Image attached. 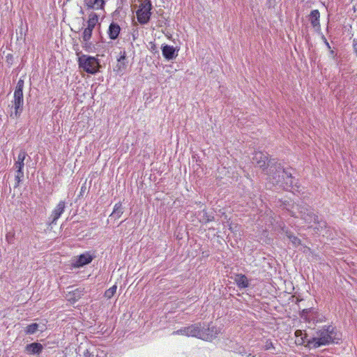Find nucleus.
I'll return each instance as SVG.
<instances>
[{"mask_svg": "<svg viewBox=\"0 0 357 357\" xmlns=\"http://www.w3.org/2000/svg\"><path fill=\"white\" fill-rule=\"evenodd\" d=\"M325 45H329V43L326 41V40H325Z\"/></svg>", "mask_w": 357, "mask_h": 357, "instance_id": "32", "label": "nucleus"}, {"mask_svg": "<svg viewBox=\"0 0 357 357\" xmlns=\"http://www.w3.org/2000/svg\"><path fill=\"white\" fill-rule=\"evenodd\" d=\"M10 56V54L7 55V57H8V59H10V56Z\"/></svg>", "mask_w": 357, "mask_h": 357, "instance_id": "36", "label": "nucleus"}, {"mask_svg": "<svg viewBox=\"0 0 357 357\" xmlns=\"http://www.w3.org/2000/svg\"><path fill=\"white\" fill-rule=\"evenodd\" d=\"M336 330L333 326H324L316 331L314 337L309 339L305 347L309 348H318L321 346L328 345L334 342L336 339Z\"/></svg>", "mask_w": 357, "mask_h": 357, "instance_id": "1", "label": "nucleus"}, {"mask_svg": "<svg viewBox=\"0 0 357 357\" xmlns=\"http://www.w3.org/2000/svg\"><path fill=\"white\" fill-rule=\"evenodd\" d=\"M294 48H295V50L296 51H298L297 48H296V46H294Z\"/></svg>", "mask_w": 357, "mask_h": 357, "instance_id": "34", "label": "nucleus"}, {"mask_svg": "<svg viewBox=\"0 0 357 357\" xmlns=\"http://www.w3.org/2000/svg\"><path fill=\"white\" fill-rule=\"evenodd\" d=\"M273 346V343L271 342H269V341H267L266 342V344H265V349L266 350H268L270 349L271 348H272Z\"/></svg>", "mask_w": 357, "mask_h": 357, "instance_id": "30", "label": "nucleus"}, {"mask_svg": "<svg viewBox=\"0 0 357 357\" xmlns=\"http://www.w3.org/2000/svg\"><path fill=\"white\" fill-rule=\"evenodd\" d=\"M24 85V81L20 78L16 85L14 92V100L13 101V107L15 109V115L16 117L19 116L22 111L24 106V96L23 89Z\"/></svg>", "mask_w": 357, "mask_h": 357, "instance_id": "5", "label": "nucleus"}, {"mask_svg": "<svg viewBox=\"0 0 357 357\" xmlns=\"http://www.w3.org/2000/svg\"><path fill=\"white\" fill-rule=\"evenodd\" d=\"M328 49H331V45H328L327 46Z\"/></svg>", "mask_w": 357, "mask_h": 357, "instance_id": "33", "label": "nucleus"}, {"mask_svg": "<svg viewBox=\"0 0 357 357\" xmlns=\"http://www.w3.org/2000/svg\"><path fill=\"white\" fill-rule=\"evenodd\" d=\"M40 325L37 323H32L24 328V333L25 335H33L39 329Z\"/></svg>", "mask_w": 357, "mask_h": 357, "instance_id": "25", "label": "nucleus"}, {"mask_svg": "<svg viewBox=\"0 0 357 357\" xmlns=\"http://www.w3.org/2000/svg\"><path fill=\"white\" fill-rule=\"evenodd\" d=\"M220 332V329L216 326H211L210 325L206 326L205 324L202 323L201 333L202 335H203V337H202V340L211 341L218 337Z\"/></svg>", "mask_w": 357, "mask_h": 357, "instance_id": "8", "label": "nucleus"}, {"mask_svg": "<svg viewBox=\"0 0 357 357\" xmlns=\"http://www.w3.org/2000/svg\"><path fill=\"white\" fill-rule=\"evenodd\" d=\"M84 3L87 9L104 10L105 0H84Z\"/></svg>", "mask_w": 357, "mask_h": 357, "instance_id": "17", "label": "nucleus"}, {"mask_svg": "<svg viewBox=\"0 0 357 357\" xmlns=\"http://www.w3.org/2000/svg\"><path fill=\"white\" fill-rule=\"evenodd\" d=\"M179 47L176 46H162V52L163 56L167 60L175 59L178 56Z\"/></svg>", "mask_w": 357, "mask_h": 357, "instance_id": "14", "label": "nucleus"}, {"mask_svg": "<svg viewBox=\"0 0 357 357\" xmlns=\"http://www.w3.org/2000/svg\"><path fill=\"white\" fill-rule=\"evenodd\" d=\"M268 155L261 151L255 152L252 157V162L255 163L258 167L261 168L263 170L266 169L268 166Z\"/></svg>", "mask_w": 357, "mask_h": 357, "instance_id": "11", "label": "nucleus"}, {"mask_svg": "<svg viewBox=\"0 0 357 357\" xmlns=\"http://www.w3.org/2000/svg\"><path fill=\"white\" fill-rule=\"evenodd\" d=\"M79 13L82 14V15H84V10H83V9L82 8H80Z\"/></svg>", "mask_w": 357, "mask_h": 357, "instance_id": "31", "label": "nucleus"}, {"mask_svg": "<svg viewBox=\"0 0 357 357\" xmlns=\"http://www.w3.org/2000/svg\"><path fill=\"white\" fill-rule=\"evenodd\" d=\"M78 56V66L80 69L89 74H95L98 71L100 64L98 60L94 56L77 52Z\"/></svg>", "mask_w": 357, "mask_h": 357, "instance_id": "3", "label": "nucleus"}, {"mask_svg": "<svg viewBox=\"0 0 357 357\" xmlns=\"http://www.w3.org/2000/svg\"><path fill=\"white\" fill-rule=\"evenodd\" d=\"M94 257L95 256L92 255L89 252H85L84 253L76 257L73 259L72 264L75 268H80L90 264Z\"/></svg>", "mask_w": 357, "mask_h": 357, "instance_id": "9", "label": "nucleus"}, {"mask_svg": "<svg viewBox=\"0 0 357 357\" xmlns=\"http://www.w3.org/2000/svg\"><path fill=\"white\" fill-rule=\"evenodd\" d=\"M10 56V54L7 55V57H8V59H10V56Z\"/></svg>", "mask_w": 357, "mask_h": 357, "instance_id": "37", "label": "nucleus"}, {"mask_svg": "<svg viewBox=\"0 0 357 357\" xmlns=\"http://www.w3.org/2000/svg\"><path fill=\"white\" fill-rule=\"evenodd\" d=\"M279 185L286 190L293 188L294 178L292 177L291 173L287 171V174H284V179H282V182Z\"/></svg>", "mask_w": 357, "mask_h": 357, "instance_id": "20", "label": "nucleus"}, {"mask_svg": "<svg viewBox=\"0 0 357 357\" xmlns=\"http://www.w3.org/2000/svg\"><path fill=\"white\" fill-rule=\"evenodd\" d=\"M308 20L312 26L317 31L320 29V13L318 10H312L308 15Z\"/></svg>", "mask_w": 357, "mask_h": 357, "instance_id": "16", "label": "nucleus"}, {"mask_svg": "<svg viewBox=\"0 0 357 357\" xmlns=\"http://www.w3.org/2000/svg\"><path fill=\"white\" fill-rule=\"evenodd\" d=\"M292 209L290 211L291 216L295 218L300 217L307 223H317L321 227L326 226V222L319 221L318 216L314 213L310 207L306 204H296L293 205Z\"/></svg>", "mask_w": 357, "mask_h": 357, "instance_id": "2", "label": "nucleus"}, {"mask_svg": "<svg viewBox=\"0 0 357 357\" xmlns=\"http://www.w3.org/2000/svg\"><path fill=\"white\" fill-rule=\"evenodd\" d=\"M152 3L151 0H142L136 11L137 21L141 24H147L151 16Z\"/></svg>", "mask_w": 357, "mask_h": 357, "instance_id": "6", "label": "nucleus"}, {"mask_svg": "<svg viewBox=\"0 0 357 357\" xmlns=\"http://www.w3.org/2000/svg\"><path fill=\"white\" fill-rule=\"evenodd\" d=\"M92 31H93V29L91 28H89V27H86L84 32H83V39L84 41H88L91 37V34H92Z\"/></svg>", "mask_w": 357, "mask_h": 357, "instance_id": "28", "label": "nucleus"}, {"mask_svg": "<svg viewBox=\"0 0 357 357\" xmlns=\"http://www.w3.org/2000/svg\"><path fill=\"white\" fill-rule=\"evenodd\" d=\"M66 208V203L64 201H60L49 218L51 220L50 224L55 225L56 220L60 218L61 214L64 212Z\"/></svg>", "mask_w": 357, "mask_h": 357, "instance_id": "13", "label": "nucleus"}, {"mask_svg": "<svg viewBox=\"0 0 357 357\" xmlns=\"http://www.w3.org/2000/svg\"><path fill=\"white\" fill-rule=\"evenodd\" d=\"M23 178H24V172L23 171H21V172H16V175L15 176V180L16 181V185H15V187L18 186L20 183L22 181Z\"/></svg>", "mask_w": 357, "mask_h": 357, "instance_id": "29", "label": "nucleus"}, {"mask_svg": "<svg viewBox=\"0 0 357 357\" xmlns=\"http://www.w3.org/2000/svg\"><path fill=\"white\" fill-rule=\"evenodd\" d=\"M27 156V153L24 150H20L17 159L14 164V168L16 169V172L23 171L24 167V160Z\"/></svg>", "mask_w": 357, "mask_h": 357, "instance_id": "19", "label": "nucleus"}, {"mask_svg": "<svg viewBox=\"0 0 357 357\" xmlns=\"http://www.w3.org/2000/svg\"><path fill=\"white\" fill-rule=\"evenodd\" d=\"M120 54L121 56L117 59V63L114 68V71L119 75H123L126 72L128 62L126 61V52L121 51Z\"/></svg>", "mask_w": 357, "mask_h": 357, "instance_id": "12", "label": "nucleus"}, {"mask_svg": "<svg viewBox=\"0 0 357 357\" xmlns=\"http://www.w3.org/2000/svg\"><path fill=\"white\" fill-rule=\"evenodd\" d=\"M287 236L289 238V240L292 243L294 247H298L301 244V241L297 236L293 235L292 234H287Z\"/></svg>", "mask_w": 357, "mask_h": 357, "instance_id": "26", "label": "nucleus"}, {"mask_svg": "<svg viewBox=\"0 0 357 357\" xmlns=\"http://www.w3.org/2000/svg\"><path fill=\"white\" fill-rule=\"evenodd\" d=\"M98 15L94 12H91L89 15V20L87 21V26L94 29L98 22Z\"/></svg>", "mask_w": 357, "mask_h": 357, "instance_id": "24", "label": "nucleus"}, {"mask_svg": "<svg viewBox=\"0 0 357 357\" xmlns=\"http://www.w3.org/2000/svg\"><path fill=\"white\" fill-rule=\"evenodd\" d=\"M268 166H269V172L267 174L269 180L273 184L279 185L282 179H284V174H287V170L283 169L280 164H277L275 160H269Z\"/></svg>", "mask_w": 357, "mask_h": 357, "instance_id": "4", "label": "nucleus"}, {"mask_svg": "<svg viewBox=\"0 0 357 357\" xmlns=\"http://www.w3.org/2000/svg\"><path fill=\"white\" fill-rule=\"evenodd\" d=\"M125 23V21L123 20H119V22H112V23L109 26V29L107 31V33L110 39L116 40V38H118L121 28L123 26Z\"/></svg>", "mask_w": 357, "mask_h": 357, "instance_id": "10", "label": "nucleus"}, {"mask_svg": "<svg viewBox=\"0 0 357 357\" xmlns=\"http://www.w3.org/2000/svg\"><path fill=\"white\" fill-rule=\"evenodd\" d=\"M201 322H197L185 327H182L181 328L174 331L172 335H181L202 340L203 335H202L201 333Z\"/></svg>", "mask_w": 357, "mask_h": 357, "instance_id": "7", "label": "nucleus"}, {"mask_svg": "<svg viewBox=\"0 0 357 357\" xmlns=\"http://www.w3.org/2000/svg\"><path fill=\"white\" fill-rule=\"evenodd\" d=\"M295 336L296 337L295 342L298 345H302L304 343L307 344V342L309 340L307 339V334L301 330H296L295 331Z\"/></svg>", "mask_w": 357, "mask_h": 357, "instance_id": "22", "label": "nucleus"}, {"mask_svg": "<svg viewBox=\"0 0 357 357\" xmlns=\"http://www.w3.org/2000/svg\"><path fill=\"white\" fill-rule=\"evenodd\" d=\"M43 346L39 342L28 344L25 347V351L29 355H39L42 353Z\"/></svg>", "mask_w": 357, "mask_h": 357, "instance_id": "15", "label": "nucleus"}, {"mask_svg": "<svg viewBox=\"0 0 357 357\" xmlns=\"http://www.w3.org/2000/svg\"><path fill=\"white\" fill-rule=\"evenodd\" d=\"M123 213V208L121 202H118L114 205L113 211L110 215L112 218L119 219Z\"/></svg>", "mask_w": 357, "mask_h": 357, "instance_id": "23", "label": "nucleus"}, {"mask_svg": "<svg viewBox=\"0 0 357 357\" xmlns=\"http://www.w3.org/2000/svg\"><path fill=\"white\" fill-rule=\"evenodd\" d=\"M85 293L84 288H77L73 291L68 292L66 298L71 303H75L84 296Z\"/></svg>", "mask_w": 357, "mask_h": 357, "instance_id": "18", "label": "nucleus"}, {"mask_svg": "<svg viewBox=\"0 0 357 357\" xmlns=\"http://www.w3.org/2000/svg\"><path fill=\"white\" fill-rule=\"evenodd\" d=\"M355 52H356V55H357V48H355Z\"/></svg>", "mask_w": 357, "mask_h": 357, "instance_id": "35", "label": "nucleus"}, {"mask_svg": "<svg viewBox=\"0 0 357 357\" xmlns=\"http://www.w3.org/2000/svg\"><path fill=\"white\" fill-rule=\"evenodd\" d=\"M235 282L239 288H246L249 286V280L245 275L238 274L235 277Z\"/></svg>", "mask_w": 357, "mask_h": 357, "instance_id": "21", "label": "nucleus"}, {"mask_svg": "<svg viewBox=\"0 0 357 357\" xmlns=\"http://www.w3.org/2000/svg\"><path fill=\"white\" fill-rule=\"evenodd\" d=\"M117 287L116 285H113L109 289L105 291V296L107 298H111L116 291Z\"/></svg>", "mask_w": 357, "mask_h": 357, "instance_id": "27", "label": "nucleus"}]
</instances>
